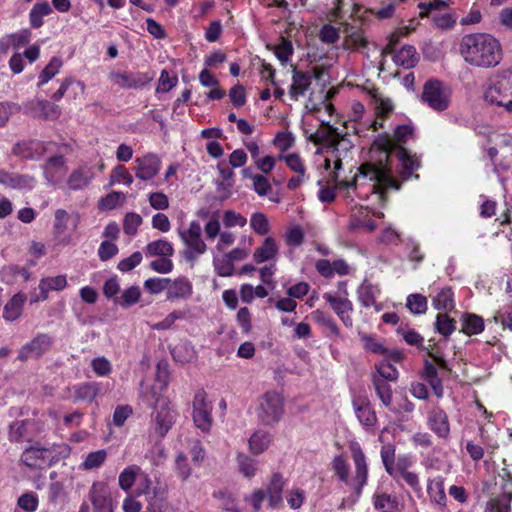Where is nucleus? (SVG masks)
<instances>
[{
  "instance_id": "obj_55",
  "label": "nucleus",
  "mask_w": 512,
  "mask_h": 512,
  "mask_svg": "<svg viewBox=\"0 0 512 512\" xmlns=\"http://www.w3.org/2000/svg\"><path fill=\"white\" fill-rule=\"evenodd\" d=\"M376 373L373 376H378L385 381H396L398 378L397 369L387 360H382L375 365Z\"/></svg>"
},
{
  "instance_id": "obj_23",
  "label": "nucleus",
  "mask_w": 512,
  "mask_h": 512,
  "mask_svg": "<svg viewBox=\"0 0 512 512\" xmlns=\"http://www.w3.org/2000/svg\"><path fill=\"white\" fill-rule=\"evenodd\" d=\"M111 80L121 88H140L148 84L152 76L147 73H113Z\"/></svg>"
},
{
  "instance_id": "obj_18",
  "label": "nucleus",
  "mask_w": 512,
  "mask_h": 512,
  "mask_svg": "<svg viewBox=\"0 0 512 512\" xmlns=\"http://www.w3.org/2000/svg\"><path fill=\"white\" fill-rule=\"evenodd\" d=\"M279 256V245L272 236H267L253 252V261L256 264L265 262L275 263Z\"/></svg>"
},
{
  "instance_id": "obj_44",
  "label": "nucleus",
  "mask_w": 512,
  "mask_h": 512,
  "mask_svg": "<svg viewBox=\"0 0 512 512\" xmlns=\"http://www.w3.org/2000/svg\"><path fill=\"white\" fill-rule=\"evenodd\" d=\"M236 461L239 472L245 478L251 479L256 475L258 470V462L255 459L251 458L245 453L238 452Z\"/></svg>"
},
{
  "instance_id": "obj_64",
  "label": "nucleus",
  "mask_w": 512,
  "mask_h": 512,
  "mask_svg": "<svg viewBox=\"0 0 512 512\" xmlns=\"http://www.w3.org/2000/svg\"><path fill=\"white\" fill-rule=\"evenodd\" d=\"M511 496L504 494L491 501L485 512H510Z\"/></svg>"
},
{
  "instance_id": "obj_25",
  "label": "nucleus",
  "mask_w": 512,
  "mask_h": 512,
  "mask_svg": "<svg viewBox=\"0 0 512 512\" xmlns=\"http://www.w3.org/2000/svg\"><path fill=\"white\" fill-rule=\"evenodd\" d=\"M67 286V279L65 275H57L52 277H45L40 280L39 290L40 295L31 298V303L44 301L48 298L50 291H60Z\"/></svg>"
},
{
  "instance_id": "obj_13",
  "label": "nucleus",
  "mask_w": 512,
  "mask_h": 512,
  "mask_svg": "<svg viewBox=\"0 0 512 512\" xmlns=\"http://www.w3.org/2000/svg\"><path fill=\"white\" fill-rule=\"evenodd\" d=\"M135 176L141 181L152 180L161 170V159L154 153L137 157L134 161Z\"/></svg>"
},
{
  "instance_id": "obj_46",
  "label": "nucleus",
  "mask_w": 512,
  "mask_h": 512,
  "mask_svg": "<svg viewBox=\"0 0 512 512\" xmlns=\"http://www.w3.org/2000/svg\"><path fill=\"white\" fill-rule=\"evenodd\" d=\"M373 386L376 394L385 407H389L392 403V389L387 381L378 376H373Z\"/></svg>"
},
{
  "instance_id": "obj_10",
  "label": "nucleus",
  "mask_w": 512,
  "mask_h": 512,
  "mask_svg": "<svg viewBox=\"0 0 512 512\" xmlns=\"http://www.w3.org/2000/svg\"><path fill=\"white\" fill-rule=\"evenodd\" d=\"M213 405L208 399L204 390L195 393L192 402V420L195 427L202 433H209L213 425L212 417Z\"/></svg>"
},
{
  "instance_id": "obj_59",
  "label": "nucleus",
  "mask_w": 512,
  "mask_h": 512,
  "mask_svg": "<svg viewBox=\"0 0 512 512\" xmlns=\"http://www.w3.org/2000/svg\"><path fill=\"white\" fill-rule=\"evenodd\" d=\"M39 505L38 495L34 492H26L17 500V507L23 512H35Z\"/></svg>"
},
{
  "instance_id": "obj_16",
  "label": "nucleus",
  "mask_w": 512,
  "mask_h": 512,
  "mask_svg": "<svg viewBox=\"0 0 512 512\" xmlns=\"http://www.w3.org/2000/svg\"><path fill=\"white\" fill-rule=\"evenodd\" d=\"M372 101L376 117L369 123V128L377 131L383 127L384 118L393 111L394 106L390 98L383 96L378 91L372 92Z\"/></svg>"
},
{
  "instance_id": "obj_40",
  "label": "nucleus",
  "mask_w": 512,
  "mask_h": 512,
  "mask_svg": "<svg viewBox=\"0 0 512 512\" xmlns=\"http://www.w3.org/2000/svg\"><path fill=\"white\" fill-rule=\"evenodd\" d=\"M144 251L147 257H171L174 254L172 243L165 239L148 243Z\"/></svg>"
},
{
  "instance_id": "obj_8",
  "label": "nucleus",
  "mask_w": 512,
  "mask_h": 512,
  "mask_svg": "<svg viewBox=\"0 0 512 512\" xmlns=\"http://www.w3.org/2000/svg\"><path fill=\"white\" fill-rule=\"evenodd\" d=\"M201 233L202 228L197 221H191L186 229L178 230V235L185 246L184 257L187 261H195L207 251Z\"/></svg>"
},
{
  "instance_id": "obj_6",
  "label": "nucleus",
  "mask_w": 512,
  "mask_h": 512,
  "mask_svg": "<svg viewBox=\"0 0 512 512\" xmlns=\"http://www.w3.org/2000/svg\"><path fill=\"white\" fill-rule=\"evenodd\" d=\"M257 418L265 425L276 424L284 413V398L276 391H268L257 400Z\"/></svg>"
},
{
  "instance_id": "obj_7",
  "label": "nucleus",
  "mask_w": 512,
  "mask_h": 512,
  "mask_svg": "<svg viewBox=\"0 0 512 512\" xmlns=\"http://www.w3.org/2000/svg\"><path fill=\"white\" fill-rule=\"evenodd\" d=\"M421 100L432 110L442 112L450 106L451 90L443 82L430 79L423 86Z\"/></svg>"
},
{
  "instance_id": "obj_51",
  "label": "nucleus",
  "mask_w": 512,
  "mask_h": 512,
  "mask_svg": "<svg viewBox=\"0 0 512 512\" xmlns=\"http://www.w3.org/2000/svg\"><path fill=\"white\" fill-rule=\"evenodd\" d=\"M305 233L300 225H292L284 234V241L290 248H297L304 242Z\"/></svg>"
},
{
  "instance_id": "obj_53",
  "label": "nucleus",
  "mask_w": 512,
  "mask_h": 512,
  "mask_svg": "<svg viewBox=\"0 0 512 512\" xmlns=\"http://www.w3.org/2000/svg\"><path fill=\"white\" fill-rule=\"evenodd\" d=\"M134 178L125 166L119 164L115 166L110 174L109 185L124 183L127 186L132 185Z\"/></svg>"
},
{
  "instance_id": "obj_32",
  "label": "nucleus",
  "mask_w": 512,
  "mask_h": 512,
  "mask_svg": "<svg viewBox=\"0 0 512 512\" xmlns=\"http://www.w3.org/2000/svg\"><path fill=\"white\" fill-rule=\"evenodd\" d=\"M34 423L31 420H16L9 425L8 437L12 442L29 440Z\"/></svg>"
},
{
  "instance_id": "obj_58",
  "label": "nucleus",
  "mask_w": 512,
  "mask_h": 512,
  "mask_svg": "<svg viewBox=\"0 0 512 512\" xmlns=\"http://www.w3.org/2000/svg\"><path fill=\"white\" fill-rule=\"evenodd\" d=\"M406 307L413 314H424L427 310V299L418 293L410 294L407 297Z\"/></svg>"
},
{
  "instance_id": "obj_30",
  "label": "nucleus",
  "mask_w": 512,
  "mask_h": 512,
  "mask_svg": "<svg viewBox=\"0 0 512 512\" xmlns=\"http://www.w3.org/2000/svg\"><path fill=\"white\" fill-rule=\"evenodd\" d=\"M31 33L28 29H22L18 32L5 35L0 39V50L4 53L11 48L19 49L29 43Z\"/></svg>"
},
{
  "instance_id": "obj_2",
  "label": "nucleus",
  "mask_w": 512,
  "mask_h": 512,
  "mask_svg": "<svg viewBox=\"0 0 512 512\" xmlns=\"http://www.w3.org/2000/svg\"><path fill=\"white\" fill-rule=\"evenodd\" d=\"M459 52L465 62L475 67H495L502 59L499 41L487 33L463 36L459 44Z\"/></svg>"
},
{
  "instance_id": "obj_26",
  "label": "nucleus",
  "mask_w": 512,
  "mask_h": 512,
  "mask_svg": "<svg viewBox=\"0 0 512 512\" xmlns=\"http://www.w3.org/2000/svg\"><path fill=\"white\" fill-rule=\"evenodd\" d=\"M29 110L33 117L45 120H56L61 114L60 107L47 100H36L31 102Z\"/></svg>"
},
{
  "instance_id": "obj_9",
  "label": "nucleus",
  "mask_w": 512,
  "mask_h": 512,
  "mask_svg": "<svg viewBox=\"0 0 512 512\" xmlns=\"http://www.w3.org/2000/svg\"><path fill=\"white\" fill-rule=\"evenodd\" d=\"M484 99L506 110V104L512 99V71H505L492 80L485 89Z\"/></svg>"
},
{
  "instance_id": "obj_41",
  "label": "nucleus",
  "mask_w": 512,
  "mask_h": 512,
  "mask_svg": "<svg viewBox=\"0 0 512 512\" xmlns=\"http://www.w3.org/2000/svg\"><path fill=\"white\" fill-rule=\"evenodd\" d=\"M108 453L105 449L90 452L80 463L79 468L83 471H91L100 468L106 461Z\"/></svg>"
},
{
  "instance_id": "obj_14",
  "label": "nucleus",
  "mask_w": 512,
  "mask_h": 512,
  "mask_svg": "<svg viewBox=\"0 0 512 512\" xmlns=\"http://www.w3.org/2000/svg\"><path fill=\"white\" fill-rule=\"evenodd\" d=\"M413 135V127L409 124H403V125H399L395 128L394 130V140L388 135V134H381L379 135L373 142L371 148H370V151H369V160L367 162H370L372 161V155H371V152H372V149L375 145V142L380 138V137H383V136H386L389 140H390V147H389V150L387 151L388 152V159L387 161H385V167H387V170L390 172V175L393 176L392 174V170H391V153L392 151L394 150L395 148V144H394V141L395 142H398V143H406L407 140L409 138H411ZM380 158V154L379 153H376L375 154V157L373 159V161H377L378 159Z\"/></svg>"
},
{
  "instance_id": "obj_36",
  "label": "nucleus",
  "mask_w": 512,
  "mask_h": 512,
  "mask_svg": "<svg viewBox=\"0 0 512 512\" xmlns=\"http://www.w3.org/2000/svg\"><path fill=\"white\" fill-rule=\"evenodd\" d=\"M26 301V295L24 293L15 294L4 306L3 318L6 321H15L18 319L23 310V305Z\"/></svg>"
},
{
  "instance_id": "obj_4",
  "label": "nucleus",
  "mask_w": 512,
  "mask_h": 512,
  "mask_svg": "<svg viewBox=\"0 0 512 512\" xmlns=\"http://www.w3.org/2000/svg\"><path fill=\"white\" fill-rule=\"evenodd\" d=\"M323 156V165L325 170H333L331 176L336 182L335 190L330 188H322L319 191V199L323 203L332 202L335 198V191L341 195L337 190V184L341 180H351V177L340 178V170L344 165L347 164V158L349 157L348 143L344 140H340L333 145L321 148L317 151Z\"/></svg>"
},
{
  "instance_id": "obj_54",
  "label": "nucleus",
  "mask_w": 512,
  "mask_h": 512,
  "mask_svg": "<svg viewBox=\"0 0 512 512\" xmlns=\"http://www.w3.org/2000/svg\"><path fill=\"white\" fill-rule=\"evenodd\" d=\"M63 62L59 57H53L39 75V86L48 83L56 74H58Z\"/></svg>"
},
{
  "instance_id": "obj_19",
  "label": "nucleus",
  "mask_w": 512,
  "mask_h": 512,
  "mask_svg": "<svg viewBox=\"0 0 512 512\" xmlns=\"http://www.w3.org/2000/svg\"><path fill=\"white\" fill-rule=\"evenodd\" d=\"M90 499L94 512H113L112 500L104 483H93L90 490Z\"/></svg>"
},
{
  "instance_id": "obj_12",
  "label": "nucleus",
  "mask_w": 512,
  "mask_h": 512,
  "mask_svg": "<svg viewBox=\"0 0 512 512\" xmlns=\"http://www.w3.org/2000/svg\"><path fill=\"white\" fill-rule=\"evenodd\" d=\"M53 457L52 449L35 444L23 451L21 462L29 468L42 469L53 464Z\"/></svg>"
},
{
  "instance_id": "obj_28",
  "label": "nucleus",
  "mask_w": 512,
  "mask_h": 512,
  "mask_svg": "<svg viewBox=\"0 0 512 512\" xmlns=\"http://www.w3.org/2000/svg\"><path fill=\"white\" fill-rule=\"evenodd\" d=\"M93 178L92 168L79 167L69 175L66 184L71 191L82 190L90 184Z\"/></svg>"
},
{
  "instance_id": "obj_52",
  "label": "nucleus",
  "mask_w": 512,
  "mask_h": 512,
  "mask_svg": "<svg viewBox=\"0 0 512 512\" xmlns=\"http://www.w3.org/2000/svg\"><path fill=\"white\" fill-rule=\"evenodd\" d=\"M140 468L136 465L126 467L119 475V486L124 491H129L136 481Z\"/></svg>"
},
{
  "instance_id": "obj_20",
  "label": "nucleus",
  "mask_w": 512,
  "mask_h": 512,
  "mask_svg": "<svg viewBox=\"0 0 512 512\" xmlns=\"http://www.w3.org/2000/svg\"><path fill=\"white\" fill-rule=\"evenodd\" d=\"M192 293L193 285L188 278L184 276H180L173 280L169 278V284L166 293L168 300H187L192 296Z\"/></svg>"
},
{
  "instance_id": "obj_56",
  "label": "nucleus",
  "mask_w": 512,
  "mask_h": 512,
  "mask_svg": "<svg viewBox=\"0 0 512 512\" xmlns=\"http://www.w3.org/2000/svg\"><path fill=\"white\" fill-rule=\"evenodd\" d=\"M188 311L184 309L173 310L163 320L154 324L153 328L156 330L170 329L178 320L187 319Z\"/></svg>"
},
{
  "instance_id": "obj_22",
  "label": "nucleus",
  "mask_w": 512,
  "mask_h": 512,
  "mask_svg": "<svg viewBox=\"0 0 512 512\" xmlns=\"http://www.w3.org/2000/svg\"><path fill=\"white\" fill-rule=\"evenodd\" d=\"M79 213H68L64 209H58L55 212L54 232L56 236L61 237L67 230H76L80 224Z\"/></svg>"
},
{
  "instance_id": "obj_34",
  "label": "nucleus",
  "mask_w": 512,
  "mask_h": 512,
  "mask_svg": "<svg viewBox=\"0 0 512 512\" xmlns=\"http://www.w3.org/2000/svg\"><path fill=\"white\" fill-rule=\"evenodd\" d=\"M381 290L378 285H374L365 280L357 289L358 300L360 304L369 308L375 305L376 299L379 297Z\"/></svg>"
},
{
  "instance_id": "obj_62",
  "label": "nucleus",
  "mask_w": 512,
  "mask_h": 512,
  "mask_svg": "<svg viewBox=\"0 0 512 512\" xmlns=\"http://www.w3.org/2000/svg\"><path fill=\"white\" fill-rule=\"evenodd\" d=\"M142 217L135 212H129L124 217L123 230L124 233L133 236L137 233L139 226L142 224Z\"/></svg>"
},
{
  "instance_id": "obj_37",
  "label": "nucleus",
  "mask_w": 512,
  "mask_h": 512,
  "mask_svg": "<svg viewBox=\"0 0 512 512\" xmlns=\"http://www.w3.org/2000/svg\"><path fill=\"white\" fill-rule=\"evenodd\" d=\"M171 354L173 359L181 364L192 363L196 359L194 346L188 341H182L176 344L172 348Z\"/></svg>"
},
{
  "instance_id": "obj_60",
  "label": "nucleus",
  "mask_w": 512,
  "mask_h": 512,
  "mask_svg": "<svg viewBox=\"0 0 512 512\" xmlns=\"http://www.w3.org/2000/svg\"><path fill=\"white\" fill-rule=\"evenodd\" d=\"M274 54L283 65L287 64L293 54L292 43L289 40L282 38L280 43L275 46Z\"/></svg>"
},
{
  "instance_id": "obj_38",
  "label": "nucleus",
  "mask_w": 512,
  "mask_h": 512,
  "mask_svg": "<svg viewBox=\"0 0 512 512\" xmlns=\"http://www.w3.org/2000/svg\"><path fill=\"white\" fill-rule=\"evenodd\" d=\"M396 157L401 166V174L404 179H408L413 171L418 169L419 162L417 157L410 155L404 148L399 147L396 150Z\"/></svg>"
},
{
  "instance_id": "obj_35",
  "label": "nucleus",
  "mask_w": 512,
  "mask_h": 512,
  "mask_svg": "<svg viewBox=\"0 0 512 512\" xmlns=\"http://www.w3.org/2000/svg\"><path fill=\"white\" fill-rule=\"evenodd\" d=\"M272 441L271 435L263 430L255 431L248 439V448L253 455L265 452Z\"/></svg>"
},
{
  "instance_id": "obj_21",
  "label": "nucleus",
  "mask_w": 512,
  "mask_h": 512,
  "mask_svg": "<svg viewBox=\"0 0 512 512\" xmlns=\"http://www.w3.org/2000/svg\"><path fill=\"white\" fill-rule=\"evenodd\" d=\"M353 408L358 421L365 428H372L377 423V417L370 401L365 397H357L353 400Z\"/></svg>"
},
{
  "instance_id": "obj_29",
  "label": "nucleus",
  "mask_w": 512,
  "mask_h": 512,
  "mask_svg": "<svg viewBox=\"0 0 512 512\" xmlns=\"http://www.w3.org/2000/svg\"><path fill=\"white\" fill-rule=\"evenodd\" d=\"M285 480L280 473H274L267 487V497L272 508H279L282 505V492Z\"/></svg>"
},
{
  "instance_id": "obj_5",
  "label": "nucleus",
  "mask_w": 512,
  "mask_h": 512,
  "mask_svg": "<svg viewBox=\"0 0 512 512\" xmlns=\"http://www.w3.org/2000/svg\"><path fill=\"white\" fill-rule=\"evenodd\" d=\"M143 401L149 406H156L157 409L152 415L151 431L159 439L164 438L177 419V412L160 397V392L153 386L149 391L142 392Z\"/></svg>"
},
{
  "instance_id": "obj_45",
  "label": "nucleus",
  "mask_w": 512,
  "mask_h": 512,
  "mask_svg": "<svg viewBox=\"0 0 512 512\" xmlns=\"http://www.w3.org/2000/svg\"><path fill=\"white\" fill-rule=\"evenodd\" d=\"M432 305L437 310L450 311L454 308L453 292L450 288H442L432 299Z\"/></svg>"
},
{
  "instance_id": "obj_43",
  "label": "nucleus",
  "mask_w": 512,
  "mask_h": 512,
  "mask_svg": "<svg viewBox=\"0 0 512 512\" xmlns=\"http://www.w3.org/2000/svg\"><path fill=\"white\" fill-rule=\"evenodd\" d=\"M99 393V385L97 383L88 382L75 386L73 397L76 401L92 402Z\"/></svg>"
},
{
  "instance_id": "obj_15",
  "label": "nucleus",
  "mask_w": 512,
  "mask_h": 512,
  "mask_svg": "<svg viewBox=\"0 0 512 512\" xmlns=\"http://www.w3.org/2000/svg\"><path fill=\"white\" fill-rule=\"evenodd\" d=\"M52 344L51 337L47 334H38L30 342L26 343L19 351L18 359L25 361L30 358H38L43 355Z\"/></svg>"
},
{
  "instance_id": "obj_11",
  "label": "nucleus",
  "mask_w": 512,
  "mask_h": 512,
  "mask_svg": "<svg viewBox=\"0 0 512 512\" xmlns=\"http://www.w3.org/2000/svg\"><path fill=\"white\" fill-rule=\"evenodd\" d=\"M323 298L330 304L333 311L346 327L350 328L353 326V319L351 317L353 304L348 299L345 281L339 283L337 293L327 292L323 295Z\"/></svg>"
},
{
  "instance_id": "obj_27",
  "label": "nucleus",
  "mask_w": 512,
  "mask_h": 512,
  "mask_svg": "<svg viewBox=\"0 0 512 512\" xmlns=\"http://www.w3.org/2000/svg\"><path fill=\"white\" fill-rule=\"evenodd\" d=\"M427 494L431 504L438 507H445L447 496L444 487V478L436 476L427 480Z\"/></svg>"
},
{
  "instance_id": "obj_63",
  "label": "nucleus",
  "mask_w": 512,
  "mask_h": 512,
  "mask_svg": "<svg viewBox=\"0 0 512 512\" xmlns=\"http://www.w3.org/2000/svg\"><path fill=\"white\" fill-rule=\"evenodd\" d=\"M435 327L438 333L447 337L455 330V322L447 314L439 313L436 318Z\"/></svg>"
},
{
  "instance_id": "obj_3",
  "label": "nucleus",
  "mask_w": 512,
  "mask_h": 512,
  "mask_svg": "<svg viewBox=\"0 0 512 512\" xmlns=\"http://www.w3.org/2000/svg\"><path fill=\"white\" fill-rule=\"evenodd\" d=\"M349 450L351 452L352 460L354 463L353 475L350 476L349 474V463L340 455L334 457L331 463L332 470L339 481L353 489L357 495H360L363 487L367 483L368 463L366 456L358 442L351 441L349 443Z\"/></svg>"
},
{
  "instance_id": "obj_31",
  "label": "nucleus",
  "mask_w": 512,
  "mask_h": 512,
  "mask_svg": "<svg viewBox=\"0 0 512 512\" xmlns=\"http://www.w3.org/2000/svg\"><path fill=\"white\" fill-rule=\"evenodd\" d=\"M311 85V76L308 73L297 71L293 68L292 84L289 94L293 100H298L304 96Z\"/></svg>"
},
{
  "instance_id": "obj_24",
  "label": "nucleus",
  "mask_w": 512,
  "mask_h": 512,
  "mask_svg": "<svg viewBox=\"0 0 512 512\" xmlns=\"http://www.w3.org/2000/svg\"><path fill=\"white\" fill-rule=\"evenodd\" d=\"M428 426L441 438H447L450 433L449 421L445 411L434 407L428 415Z\"/></svg>"
},
{
  "instance_id": "obj_47",
  "label": "nucleus",
  "mask_w": 512,
  "mask_h": 512,
  "mask_svg": "<svg viewBox=\"0 0 512 512\" xmlns=\"http://www.w3.org/2000/svg\"><path fill=\"white\" fill-rule=\"evenodd\" d=\"M250 227L257 235H267L270 230V222L268 217L262 212H255L250 217Z\"/></svg>"
},
{
  "instance_id": "obj_48",
  "label": "nucleus",
  "mask_w": 512,
  "mask_h": 512,
  "mask_svg": "<svg viewBox=\"0 0 512 512\" xmlns=\"http://www.w3.org/2000/svg\"><path fill=\"white\" fill-rule=\"evenodd\" d=\"M52 12L50 5L47 2L37 3L33 6L29 13L30 24L34 28H39L43 25V17Z\"/></svg>"
},
{
  "instance_id": "obj_61",
  "label": "nucleus",
  "mask_w": 512,
  "mask_h": 512,
  "mask_svg": "<svg viewBox=\"0 0 512 512\" xmlns=\"http://www.w3.org/2000/svg\"><path fill=\"white\" fill-rule=\"evenodd\" d=\"M280 160H283L287 167L294 173H306V167L303 159L297 153H289L281 155Z\"/></svg>"
},
{
  "instance_id": "obj_49",
  "label": "nucleus",
  "mask_w": 512,
  "mask_h": 512,
  "mask_svg": "<svg viewBox=\"0 0 512 512\" xmlns=\"http://www.w3.org/2000/svg\"><path fill=\"white\" fill-rule=\"evenodd\" d=\"M213 265L216 273L221 277L231 276L234 272V263L227 254H215L213 257Z\"/></svg>"
},
{
  "instance_id": "obj_39",
  "label": "nucleus",
  "mask_w": 512,
  "mask_h": 512,
  "mask_svg": "<svg viewBox=\"0 0 512 512\" xmlns=\"http://www.w3.org/2000/svg\"><path fill=\"white\" fill-rule=\"evenodd\" d=\"M393 60L396 65L409 69L414 67L417 63L418 55L413 46L405 45L399 51L394 53Z\"/></svg>"
},
{
  "instance_id": "obj_42",
  "label": "nucleus",
  "mask_w": 512,
  "mask_h": 512,
  "mask_svg": "<svg viewBox=\"0 0 512 512\" xmlns=\"http://www.w3.org/2000/svg\"><path fill=\"white\" fill-rule=\"evenodd\" d=\"M462 331L467 335H477L484 330V320L476 314L466 313L461 318Z\"/></svg>"
},
{
  "instance_id": "obj_17",
  "label": "nucleus",
  "mask_w": 512,
  "mask_h": 512,
  "mask_svg": "<svg viewBox=\"0 0 512 512\" xmlns=\"http://www.w3.org/2000/svg\"><path fill=\"white\" fill-rule=\"evenodd\" d=\"M67 172L66 160L63 156H53L43 166V174L49 185H57L62 182Z\"/></svg>"
},
{
  "instance_id": "obj_1",
  "label": "nucleus",
  "mask_w": 512,
  "mask_h": 512,
  "mask_svg": "<svg viewBox=\"0 0 512 512\" xmlns=\"http://www.w3.org/2000/svg\"><path fill=\"white\" fill-rule=\"evenodd\" d=\"M391 143L386 137H380L372 149L371 155L379 153L377 161L365 162L357 167L351 180H341L337 184V190L350 203L352 217L350 225L352 228H361L366 232H372L376 228L373 217L382 218L384 215L378 212L385 202V191L393 188L398 189L399 185L394 176L385 167L388 159V150Z\"/></svg>"
},
{
  "instance_id": "obj_50",
  "label": "nucleus",
  "mask_w": 512,
  "mask_h": 512,
  "mask_svg": "<svg viewBox=\"0 0 512 512\" xmlns=\"http://www.w3.org/2000/svg\"><path fill=\"white\" fill-rule=\"evenodd\" d=\"M126 199L123 192L113 191L102 197L98 202L100 210L108 211L120 206Z\"/></svg>"
},
{
  "instance_id": "obj_33",
  "label": "nucleus",
  "mask_w": 512,
  "mask_h": 512,
  "mask_svg": "<svg viewBox=\"0 0 512 512\" xmlns=\"http://www.w3.org/2000/svg\"><path fill=\"white\" fill-rule=\"evenodd\" d=\"M44 145L40 141H28L15 145L14 154L24 159H37L44 154Z\"/></svg>"
},
{
  "instance_id": "obj_57",
  "label": "nucleus",
  "mask_w": 512,
  "mask_h": 512,
  "mask_svg": "<svg viewBox=\"0 0 512 512\" xmlns=\"http://www.w3.org/2000/svg\"><path fill=\"white\" fill-rule=\"evenodd\" d=\"M418 25V22L415 20H411L408 25H403L399 27L396 32H394L389 39V43L387 47L384 49L383 53H393V47L398 42L400 37L407 36L411 31H414Z\"/></svg>"
}]
</instances>
